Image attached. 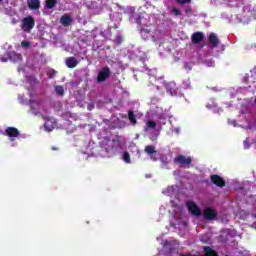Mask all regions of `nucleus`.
I'll use <instances>...</instances> for the list:
<instances>
[{"instance_id": "f257e3e1", "label": "nucleus", "mask_w": 256, "mask_h": 256, "mask_svg": "<svg viewBox=\"0 0 256 256\" xmlns=\"http://www.w3.org/2000/svg\"><path fill=\"white\" fill-rule=\"evenodd\" d=\"M111 78V68L109 66L103 67L101 70H99L96 81L97 83H105L107 79Z\"/></svg>"}, {"instance_id": "f03ea898", "label": "nucleus", "mask_w": 256, "mask_h": 256, "mask_svg": "<svg viewBox=\"0 0 256 256\" xmlns=\"http://www.w3.org/2000/svg\"><path fill=\"white\" fill-rule=\"evenodd\" d=\"M33 27H35V18L33 16H27L22 19V30L25 33H31Z\"/></svg>"}, {"instance_id": "7ed1b4c3", "label": "nucleus", "mask_w": 256, "mask_h": 256, "mask_svg": "<svg viewBox=\"0 0 256 256\" xmlns=\"http://www.w3.org/2000/svg\"><path fill=\"white\" fill-rule=\"evenodd\" d=\"M6 137L10 138V141H15L16 137H19L21 135V132H19V129L15 127H7L5 130Z\"/></svg>"}, {"instance_id": "20e7f679", "label": "nucleus", "mask_w": 256, "mask_h": 256, "mask_svg": "<svg viewBox=\"0 0 256 256\" xmlns=\"http://www.w3.org/2000/svg\"><path fill=\"white\" fill-rule=\"evenodd\" d=\"M204 219H206V221H213L215 219H217V212H215L214 209L212 208H205L202 212Z\"/></svg>"}, {"instance_id": "39448f33", "label": "nucleus", "mask_w": 256, "mask_h": 256, "mask_svg": "<svg viewBox=\"0 0 256 256\" xmlns=\"http://www.w3.org/2000/svg\"><path fill=\"white\" fill-rule=\"evenodd\" d=\"M187 208H188V211H190V213L192 215H194L195 217H200L201 216V209L199 208V206H197V204H195V202L188 201L187 202Z\"/></svg>"}, {"instance_id": "423d86ee", "label": "nucleus", "mask_w": 256, "mask_h": 256, "mask_svg": "<svg viewBox=\"0 0 256 256\" xmlns=\"http://www.w3.org/2000/svg\"><path fill=\"white\" fill-rule=\"evenodd\" d=\"M210 181H211V183L216 185V187H225V185H226L225 180L217 174H213L210 177Z\"/></svg>"}, {"instance_id": "0eeeda50", "label": "nucleus", "mask_w": 256, "mask_h": 256, "mask_svg": "<svg viewBox=\"0 0 256 256\" xmlns=\"http://www.w3.org/2000/svg\"><path fill=\"white\" fill-rule=\"evenodd\" d=\"M174 163H178L179 165H187L189 167V165H191V163H192V159H191V157H185L184 155H178L174 159Z\"/></svg>"}, {"instance_id": "6e6552de", "label": "nucleus", "mask_w": 256, "mask_h": 256, "mask_svg": "<svg viewBox=\"0 0 256 256\" xmlns=\"http://www.w3.org/2000/svg\"><path fill=\"white\" fill-rule=\"evenodd\" d=\"M203 39H205L203 32H194L191 36V41L194 45H199Z\"/></svg>"}, {"instance_id": "1a4fd4ad", "label": "nucleus", "mask_w": 256, "mask_h": 256, "mask_svg": "<svg viewBox=\"0 0 256 256\" xmlns=\"http://www.w3.org/2000/svg\"><path fill=\"white\" fill-rule=\"evenodd\" d=\"M140 35L144 41H148V39H151L153 37V34H151V29L149 26L142 27L140 29Z\"/></svg>"}, {"instance_id": "9d476101", "label": "nucleus", "mask_w": 256, "mask_h": 256, "mask_svg": "<svg viewBox=\"0 0 256 256\" xmlns=\"http://www.w3.org/2000/svg\"><path fill=\"white\" fill-rule=\"evenodd\" d=\"M208 41L211 45V49H216V47H219V38L217 37L216 33H210L208 36Z\"/></svg>"}, {"instance_id": "9b49d317", "label": "nucleus", "mask_w": 256, "mask_h": 256, "mask_svg": "<svg viewBox=\"0 0 256 256\" xmlns=\"http://www.w3.org/2000/svg\"><path fill=\"white\" fill-rule=\"evenodd\" d=\"M27 6H28V9H31V11H38V9H41V1L27 0Z\"/></svg>"}, {"instance_id": "f8f14e48", "label": "nucleus", "mask_w": 256, "mask_h": 256, "mask_svg": "<svg viewBox=\"0 0 256 256\" xmlns=\"http://www.w3.org/2000/svg\"><path fill=\"white\" fill-rule=\"evenodd\" d=\"M66 67H68V69H75V67H77V65H79V60H77V58L71 56L66 58Z\"/></svg>"}, {"instance_id": "ddd939ff", "label": "nucleus", "mask_w": 256, "mask_h": 256, "mask_svg": "<svg viewBox=\"0 0 256 256\" xmlns=\"http://www.w3.org/2000/svg\"><path fill=\"white\" fill-rule=\"evenodd\" d=\"M144 153H147V155H150V159L152 161H157V157L153 156L155 155V153H157V150H155V146L147 145L144 149Z\"/></svg>"}, {"instance_id": "4468645a", "label": "nucleus", "mask_w": 256, "mask_h": 256, "mask_svg": "<svg viewBox=\"0 0 256 256\" xmlns=\"http://www.w3.org/2000/svg\"><path fill=\"white\" fill-rule=\"evenodd\" d=\"M60 23L61 25H63L64 27H69L70 23H73V19H71V16L69 15H63L60 18Z\"/></svg>"}, {"instance_id": "2eb2a0df", "label": "nucleus", "mask_w": 256, "mask_h": 256, "mask_svg": "<svg viewBox=\"0 0 256 256\" xmlns=\"http://www.w3.org/2000/svg\"><path fill=\"white\" fill-rule=\"evenodd\" d=\"M128 119L131 125H137V116L135 115V112H133V110L128 111Z\"/></svg>"}, {"instance_id": "dca6fc26", "label": "nucleus", "mask_w": 256, "mask_h": 256, "mask_svg": "<svg viewBox=\"0 0 256 256\" xmlns=\"http://www.w3.org/2000/svg\"><path fill=\"white\" fill-rule=\"evenodd\" d=\"M204 256H219L217 253L209 246H204Z\"/></svg>"}, {"instance_id": "f3484780", "label": "nucleus", "mask_w": 256, "mask_h": 256, "mask_svg": "<svg viewBox=\"0 0 256 256\" xmlns=\"http://www.w3.org/2000/svg\"><path fill=\"white\" fill-rule=\"evenodd\" d=\"M57 6V0H46V9H54Z\"/></svg>"}, {"instance_id": "a211bd4d", "label": "nucleus", "mask_w": 256, "mask_h": 256, "mask_svg": "<svg viewBox=\"0 0 256 256\" xmlns=\"http://www.w3.org/2000/svg\"><path fill=\"white\" fill-rule=\"evenodd\" d=\"M157 127V123L153 120H147L145 130L147 129H155Z\"/></svg>"}, {"instance_id": "6ab92c4d", "label": "nucleus", "mask_w": 256, "mask_h": 256, "mask_svg": "<svg viewBox=\"0 0 256 256\" xmlns=\"http://www.w3.org/2000/svg\"><path fill=\"white\" fill-rule=\"evenodd\" d=\"M55 92L60 96L63 97L65 95V88L63 86H56Z\"/></svg>"}, {"instance_id": "aec40b11", "label": "nucleus", "mask_w": 256, "mask_h": 256, "mask_svg": "<svg viewBox=\"0 0 256 256\" xmlns=\"http://www.w3.org/2000/svg\"><path fill=\"white\" fill-rule=\"evenodd\" d=\"M166 91H168V93H171V95H173V93H175V83L167 84Z\"/></svg>"}, {"instance_id": "412c9836", "label": "nucleus", "mask_w": 256, "mask_h": 256, "mask_svg": "<svg viewBox=\"0 0 256 256\" xmlns=\"http://www.w3.org/2000/svg\"><path fill=\"white\" fill-rule=\"evenodd\" d=\"M123 161H125V163H131V156L129 155V152L125 151L123 153Z\"/></svg>"}, {"instance_id": "4be33fe9", "label": "nucleus", "mask_w": 256, "mask_h": 256, "mask_svg": "<svg viewBox=\"0 0 256 256\" xmlns=\"http://www.w3.org/2000/svg\"><path fill=\"white\" fill-rule=\"evenodd\" d=\"M114 43L116 45H121V43H123V36H121V35L116 36L114 39Z\"/></svg>"}, {"instance_id": "5701e85b", "label": "nucleus", "mask_w": 256, "mask_h": 256, "mask_svg": "<svg viewBox=\"0 0 256 256\" xmlns=\"http://www.w3.org/2000/svg\"><path fill=\"white\" fill-rule=\"evenodd\" d=\"M184 13H186V15H191L193 13V8L191 6H185Z\"/></svg>"}, {"instance_id": "b1692460", "label": "nucleus", "mask_w": 256, "mask_h": 256, "mask_svg": "<svg viewBox=\"0 0 256 256\" xmlns=\"http://www.w3.org/2000/svg\"><path fill=\"white\" fill-rule=\"evenodd\" d=\"M178 5H189L191 3V0H176Z\"/></svg>"}, {"instance_id": "393cba45", "label": "nucleus", "mask_w": 256, "mask_h": 256, "mask_svg": "<svg viewBox=\"0 0 256 256\" xmlns=\"http://www.w3.org/2000/svg\"><path fill=\"white\" fill-rule=\"evenodd\" d=\"M171 11H172V13H173L176 17H178V15H181V10H180V9H177V8L173 7Z\"/></svg>"}, {"instance_id": "a878e982", "label": "nucleus", "mask_w": 256, "mask_h": 256, "mask_svg": "<svg viewBox=\"0 0 256 256\" xmlns=\"http://www.w3.org/2000/svg\"><path fill=\"white\" fill-rule=\"evenodd\" d=\"M21 46L24 48L31 47V42L29 41H22Z\"/></svg>"}, {"instance_id": "bb28decb", "label": "nucleus", "mask_w": 256, "mask_h": 256, "mask_svg": "<svg viewBox=\"0 0 256 256\" xmlns=\"http://www.w3.org/2000/svg\"><path fill=\"white\" fill-rule=\"evenodd\" d=\"M57 75V71L52 70L48 73V77L49 79H53V77H55Z\"/></svg>"}, {"instance_id": "cd10ccee", "label": "nucleus", "mask_w": 256, "mask_h": 256, "mask_svg": "<svg viewBox=\"0 0 256 256\" xmlns=\"http://www.w3.org/2000/svg\"><path fill=\"white\" fill-rule=\"evenodd\" d=\"M249 147H250L249 142H247V140H245V141H244V148H245V149H249Z\"/></svg>"}, {"instance_id": "c85d7f7f", "label": "nucleus", "mask_w": 256, "mask_h": 256, "mask_svg": "<svg viewBox=\"0 0 256 256\" xmlns=\"http://www.w3.org/2000/svg\"><path fill=\"white\" fill-rule=\"evenodd\" d=\"M244 83H249V77L247 76L244 77Z\"/></svg>"}, {"instance_id": "c756f323", "label": "nucleus", "mask_w": 256, "mask_h": 256, "mask_svg": "<svg viewBox=\"0 0 256 256\" xmlns=\"http://www.w3.org/2000/svg\"><path fill=\"white\" fill-rule=\"evenodd\" d=\"M44 127L47 129V131H53V128H47V123H45Z\"/></svg>"}, {"instance_id": "7c9ffc66", "label": "nucleus", "mask_w": 256, "mask_h": 256, "mask_svg": "<svg viewBox=\"0 0 256 256\" xmlns=\"http://www.w3.org/2000/svg\"><path fill=\"white\" fill-rule=\"evenodd\" d=\"M52 150H53V151H57V148H55V147H52Z\"/></svg>"}]
</instances>
